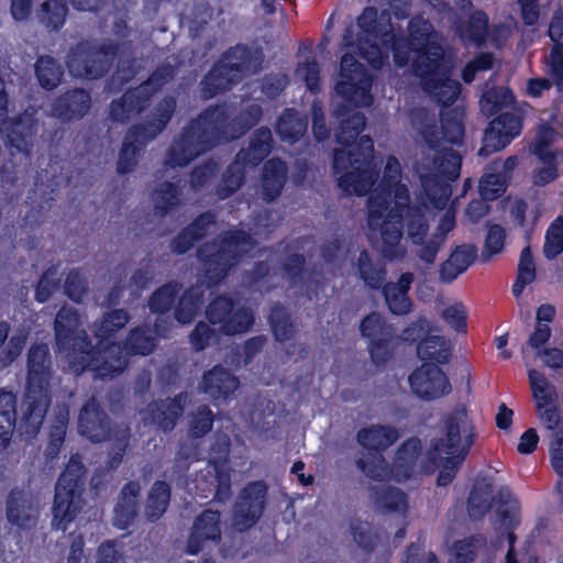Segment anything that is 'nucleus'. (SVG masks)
I'll use <instances>...</instances> for the list:
<instances>
[{
    "instance_id": "f257e3e1",
    "label": "nucleus",
    "mask_w": 563,
    "mask_h": 563,
    "mask_svg": "<svg viewBox=\"0 0 563 563\" xmlns=\"http://www.w3.org/2000/svg\"><path fill=\"white\" fill-rule=\"evenodd\" d=\"M262 117L263 108L258 103L243 107L233 118L225 102L210 104L184 125L167 151L166 164L170 167H185L217 146L240 139Z\"/></svg>"
},
{
    "instance_id": "f03ea898",
    "label": "nucleus",
    "mask_w": 563,
    "mask_h": 563,
    "mask_svg": "<svg viewBox=\"0 0 563 563\" xmlns=\"http://www.w3.org/2000/svg\"><path fill=\"white\" fill-rule=\"evenodd\" d=\"M442 422L443 434L431 441L427 461L433 468H440L438 486H448L470 454L477 432L472 421H468L465 408L445 415Z\"/></svg>"
},
{
    "instance_id": "7ed1b4c3",
    "label": "nucleus",
    "mask_w": 563,
    "mask_h": 563,
    "mask_svg": "<svg viewBox=\"0 0 563 563\" xmlns=\"http://www.w3.org/2000/svg\"><path fill=\"white\" fill-rule=\"evenodd\" d=\"M54 368L46 343H33L26 355V383L19 422L21 434L35 437L52 402L51 382Z\"/></svg>"
},
{
    "instance_id": "20e7f679",
    "label": "nucleus",
    "mask_w": 563,
    "mask_h": 563,
    "mask_svg": "<svg viewBox=\"0 0 563 563\" xmlns=\"http://www.w3.org/2000/svg\"><path fill=\"white\" fill-rule=\"evenodd\" d=\"M256 240L243 229H230L197 249V258L209 286L220 285L254 247Z\"/></svg>"
},
{
    "instance_id": "39448f33",
    "label": "nucleus",
    "mask_w": 563,
    "mask_h": 563,
    "mask_svg": "<svg viewBox=\"0 0 563 563\" xmlns=\"http://www.w3.org/2000/svg\"><path fill=\"white\" fill-rule=\"evenodd\" d=\"M412 71L420 78L423 91L442 109H451L459 98L462 85L450 77L451 66L441 44L426 46L412 60Z\"/></svg>"
},
{
    "instance_id": "423d86ee",
    "label": "nucleus",
    "mask_w": 563,
    "mask_h": 563,
    "mask_svg": "<svg viewBox=\"0 0 563 563\" xmlns=\"http://www.w3.org/2000/svg\"><path fill=\"white\" fill-rule=\"evenodd\" d=\"M374 152V141L369 135L362 136L354 150L334 151L333 172L340 175L338 185L346 195L363 197L374 186L378 178Z\"/></svg>"
},
{
    "instance_id": "0eeeda50",
    "label": "nucleus",
    "mask_w": 563,
    "mask_h": 563,
    "mask_svg": "<svg viewBox=\"0 0 563 563\" xmlns=\"http://www.w3.org/2000/svg\"><path fill=\"white\" fill-rule=\"evenodd\" d=\"M79 314L73 307L63 306L54 321L55 341L59 352L66 353L69 371L79 376L91 374L98 362V349L85 331L78 332Z\"/></svg>"
},
{
    "instance_id": "6e6552de",
    "label": "nucleus",
    "mask_w": 563,
    "mask_h": 563,
    "mask_svg": "<svg viewBox=\"0 0 563 563\" xmlns=\"http://www.w3.org/2000/svg\"><path fill=\"white\" fill-rule=\"evenodd\" d=\"M176 108V98L166 96L155 106L150 120L133 124L128 129L117 162L119 175H126L134 169L141 151L166 129Z\"/></svg>"
},
{
    "instance_id": "1a4fd4ad",
    "label": "nucleus",
    "mask_w": 563,
    "mask_h": 563,
    "mask_svg": "<svg viewBox=\"0 0 563 563\" xmlns=\"http://www.w3.org/2000/svg\"><path fill=\"white\" fill-rule=\"evenodd\" d=\"M156 346V340L147 325L131 329L125 340L109 342L104 349H98V362L92 367L95 379L108 380L118 377L129 365V357L148 355Z\"/></svg>"
},
{
    "instance_id": "9d476101",
    "label": "nucleus",
    "mask_w": 563,
    "mask_h": 563,
    "mask_svg": "<svg viewBox=\"0 0 563 563\" xmlns=\"http://www.w3.org/2000/svg\"><path fill=\"white\" fill-rule=\"evenodd\" d=\"M86 467L78 454H73L56 485L54 504L52 508V527L55 530L66 531L84 506Z\"/></svg>"
},
{
    "instance_id": "9b49d317",
    "label": "nucleus",
    "mask_w": 563,
    "mask_h": 563,
    "mask_svg": "<svg viewBox=\"0 0 563 563\" xmlns=\"http://www.w3.org/2000/svg\"><path fill=\"white\" fill-rule=\"evenodd\" d=\"M400 438L399 430L389 424H371L356 433L357 443L367 452L355 460V466L371 481L385 482L390 477L384 452Z\"/></svg>"
},
{
    "instance_id": "f8f14e48",
    "label": "nucleus",
    "mask_w": 563,
    "mask_h": 563,
    "mask_svg": "<svg viewBox=\"0 0 563 563\" xmlns=\"http://www.w3.org/2000/svg\"><path fill=\"white\" fill-rule=\"evenodd\" d=\"M121 48V44L113 40L100 44L82 40L69 48L65 63L75 78L101 79L111 70Z\"/></svg>"
},
{
    "instance_id": "ddd939ff",
    "label": "nucleus",
    "mask_w": 563,
    "mask_h": 563,
    "mask_svg": "<svg viewBox=\"0 0 563 563\" xmlns=\"http://www.w3.org/2000/svg\"><path fill=\"white\" fill-rule=\"evenodd\" d=\"M176 69L166 63L157 66L146 80L137 87L126 89L123 95L111 101L109 118L113 122L125 123L148 106L151 98L167 82L174 79Z\"/></svg>"
},
{
    "instance_id": "4468645a",
    "label": "nucleus",
    "mask_w": 563,
    "mask_h": 563,
    "mask_svg": "<svg viewBox=\"0 0 563 563\" xmlns=\"http://www.w3.org/2000/svg\"><path fill=\"white\" fill-rule=\"evenodd\" d=\"M394 194L395 205L387 212L382 223V256L388 262L400 261L405 258L407 250L401 245L405 212L409 211L415 205H410L409 190L406 185L398 181L393 187H386Z\"/></svg>"
},
{
    "instance_id": "2eb2a0df",
    "label": "nucleus",
    "mask_w": 563,
    "mask_h": 563,
    "mask_svg": "<svg viewBox=\"0 0 563 563\" xmlns=\"http://www.w3.org/2000/svg\"><path fill=\"white\" fill-rule=\"evenodd\" d=\"M339 76L335 91L344 101L355 107L372 103L373 77L353 54L345 53L342 55Z\"/></svg>"
},
{
    "instance_id": "dca6fc26",
    "label": "nucleus",
    "mask_w": 563,
    "mask_h": 563,
    "mask_svg": "<svg viewBox=\"0 0 563 563\" xmlns=\"http://www.w3.org/2000/svg\"><path fill=\"white\" fill-rule=\"evenodd\" d=\"M206 318L228 336L249 332L255 322L253 310L245 306L235 308L234 299L228 295H218L208 303Z\"/></svg>"
},
{
    "instance_id": "f3484780",
    "label": "nucleus",
    "mask_w": 563,
    "mask_h": 563,
    "mask_svg": "<svg viewBox=\"0 0 563 563\" xmlns=\"http://www.w3.org/2000/svg\"><path fill=\"white\" fill-rule=\"evenodd\" d=\"M8 102L4 81L0 77V120L2 121L0 131L2 137L9 148L29 156L33 148L36 132L35 121L26 114L8 118Z\"/></svg>"
},
{
    "instance_id": "a211bd4d",
    "label": "nucleus",
    "mask_w": 563,
    "mask_h": 563,
    "mask_svg": "<svg viewBox=\"0 0 563 563\" xmlns=\"http://www.w3.org/2000/svg\"><path fill=\"white\" fill-rule=\"evenodd\" d=\"M511 111L500 112L485 129L478 156L487 157L504 150L517 137L523 125V113L514 106Z\"/></svg>"
},
{
    "instance_id": "6ab92c4d",
    "label": "nucleus",
    "mask_w": 563,
    "mask_h": 563,
    "mask_svg": "<svg viewBox=\"0 0 563 563\" xmlns=\"http://www.w3.org/2000/svg\"><path fill=\"white\" fill-rule=\"evenodd\" d=\"M267 489L263 481L250 482L242 488L232 511L238 531H247L258 522L266 507Z\"/></svg>"
},
{
    "instance_id": "aec40b11",
    "label": "nucleus",
    "mask_w": 563,
    "mask_h": 563,
    "mask_svg": "<svg viewBox=\"0 0 563 563\" xmlns=\"http://www.w3.org/2000/svg\"><path fill=\"white\" fill-rule=\"evenodd\" d=\"M411 391L423 400L446 396L452 387L440 365L422 363L408 377Z\"/></svg>"
},
{
    "instance_id": "412c9836",
    "label": "nucleus",
    "mask_w": 563,
    "mask_h": 563,
    "mask_svg": "<svg viewBox=\"0 0 563 563\" xmlns=\"http://www.w3.org/2000/svg\"><path fill=\"white\" fill-rule=\"evenodd\" d=\"M37 503L31 492L13 487L5 498V519L19 531H29L36 526Z\"/></svg>"
},
{
    "instance_id": "4be33fe9",
    "label": "nucleus",
    "mask_w": 563,
    "mask_h": 563,
    "mask_svg": "<svg viewBox=\"0 0 563 563\" xmlns=\"http://www.w3.org/2000/svg\"><path fill=\"white\" fill-rule=\"evenodd\" d=\"M113 431V423L107 411L95 397L81 407L78 416V432L92 443L108 441Z\"/></svg>"
},
{
    "instance_id": "5701e85b",
    "label": "nucleus",
    "mask_w": 563,
    "mask_h": 563,
    "mask_svg": "<svg viewBox=\"0 0 563 563\" xmlns=\"http://www.w3.org/2000/svg\"><path fill=\"white\" fill-rule=\"evenodd\" d=\"M528 376L540 420L547 429L555 430L560 423L555 387L551 385L542 374L534 369L529 371Z\"/></svg>"
},
{
    "instance_id": "b1692460",
    "label": "nucleus",
    "mask_w": 563,
    "mask_h": 563,
    "mask_svg": "<svg viewBox=\"0 0 563 563\" xmlns=\"http://www.w3.org/2000/svg\"><path fill=\"white\" fill-rule=\"evenodd\" d=\"M222 539L221 512L206 509L194 520L186 544V553L197 555L208 542L219 544Z\"/></svg>"
},
{
    "instance_id": "393cba45",
    "label": "nucleus",
    "mask_w": 563,
    "mask_h": 563,
    "mask_svg": "<svg viewBox=\"0 0 563 563\" xmlns=\"http://www.w3.org/2000/svg\"><path fill=\"white\" fill-rule=\"evenodd\" d=\"M195 497L224 503L232 496L231 471H220L208 466L197 473L195 479Z\"/></svg>"
},
{
    "instance_id": "a878e982",
    "label": "nucleus",
    "mask_w": 563,
    "mask_h": 563,
    "mask_svg": "<svg viewBox=\"0 0 563 563\" xmlns=\"http://www.w3.org/2000/svg\"><path fill=\"white\" fill-rule=\"evenodd\" d=\"M187 393L181 391L165 400H153L147 405V418L157 430L170 432L184 415Z\"/></svg>"
},
{
    "instance_id": "bb28decb",
    "label": "nucleus",
    "mask_w": 563,
    "mask_h": 563,
    "mask_svg": "<svg viewBox=\"0 0 563 563\" xmlns=\"http://www.w3.org/2000/svg\"><path fill=\"white\" fill-rule=\"evenodd\" d=\"M239 386V377L221 364L205 372L200 382L201 390L216 401L231 399Z\"/></svg>"
},
{
    "instance_id": "cd10ccee",
    "label": "nucleus",
    "mask_w": 563,
    "mask_h": 563,
    "mask_svg": "<svg viewBox=\"0 0 563 563\" xmlns=\"http://www.w3.org/2000/svg\"><path fill=\"white\" fill-rule=\"evenodd\" d=\"M91 107L90 92L84 88H74L59 95L52 103V113L63 122L82 119Z\"/></svg>"
},
{
    "instance_id": "c85d7f7f",
    "label": "nucleus",
    "mask_w": 563,
    "mask_h": 563,
    "mask_svg": "<svg viewBox=\"0 0 563 563\" xmlns=\"http://www.w3.org/2000/svg\"><path fill=\"white\" fill-rule=\"evenodd\" d=\"M216 222V216L211 211L198 214L189 224L183 228L169 242V250L175 255H184L194 245L201 241L211 225Z\"/></svg>"
},
{
    "instance_id": "c756f323",
    "label": "nucleus",
    "mask_w": 563,
    "mask_h": 563,
    "mask_svg": "<svg viewBox=\"0 0 563 563\" xmlns=\"http://www.w3.org/2000/svg\"><path fill=\"white\" fill-rule=\"evenodd\" d=\"M240 79L223 62H216L199 82V93L203 101L229 91Z\"/></svg>"
},
{
    "instance_id": "7c9ffc66",
    "label": "nucleus",
    "mask_w": 563,
    "mask_h": 563,
    "mask_svg": "<svg viewBox=\"0 0 563 563\" xmlns=\"http://www.w3.org/2000/svg\"><path fill=\"white\" fill-rule=\"evenodd\" d=\"M421 453L422 442L418 437L405 440L397 449L391 466L389 465L390 476L397 482L410 479Z\"/></svg>"
},
{
    "instance_id": "2f4dec72",
    "label": "nucleus",
    "mask_w": 563,
    "mask_h": 563,
    "mask_svg": "<svg viewBox=\"0 0 563 563\" xmlns=\"http://www.w3.org/2000/svg\"><path fill=\"white\" fill-rule=\"evenodd\" d=\"M140 494L141 485L137 481H129L122 486L113 510L115 528L125 530L133 525L137 517Z\"/></svg>"
},
{
    "instance_id": "473e14b6",
    "label": "nucleus",
    "mask_w": 563,
    "mask_h": 563,
    "mask_svg": "<svg viewBox=\"0 0 563 563\" xmlns=\"http://www.w3.org/2000/svg\"><path fill=\"white\" fill-rule=\"evenodd\" d=\"M288 177L286 163L274 157L263 165L261 175V196L265 202H274L283 192Z\"/></svg>"
},
{
    "instance_id": "72a5a7b5",
    "label": "nucleus",
    "mask_w": 563,
    "mask_h": 563,
    "mask_svg": "<svg viewBox=\"0 0 563 563\" xmlns=\"http://www.w3.org/2000/svg\"><path fill=\"white\" fill-rule=\"evenodd\" d=\"M454 30L465 45L482 47L489 35V16L483 10H475L466 20L456 21Z\"/></svg>"
},
{
    "instance_id": "f704fd0d",
    "label": "nucleus",
    "mask_w": 563,
    "mask_h": 563,
    "mask_svg": "<svg viewBox=\"0 0 563 563\" xmlns=\"http://www.w3.org/2000/svg\"><path fill=\"white\" fill-rule=\"evenodd\" d=\"M273 135L268 126L256 129L250 137L247 147L241 148L236 155L251 168L257 167L273 150Z\"/></svg>"
},
{
    "instance_id": "c9c22d12",
    "label": "nucleus",
    "mask_w": 563,
    "mask_h": 563,
    "mask_svg": "<svg viewBox=\"0 0 563 563\" xmlns=\"http://www.w3.org/2000/svg\"><path fill=\"white\" fill-rule=\"evenodd\" d=\"M477 249L472 244L456 246L449 258L440 266V279L444 283H452L459 275L463 274L476 260Z\"/></svg>"
},
{
    "instance_id": "e433bc0d",
    "label": "nucleus",
    "mask_w": 563,
    "mask_h": 563,
    "mask_svg": "<svg viewBox=\"0 0 563 563\" xmlns=\"http://www.w3.org/2000/svg\"><path fill=\"white\" fill-rule=\"evenodd\" d=\"M417 355L423 363L445 365L452 357L451 341L444 335L430 334L417 344Z\"/></svg>"
},
{
    "instance_id": "4c0bfd02",
    "label": "nucleus",
    "mask_w": 563,
    "mask_h": 563,
    "mask_svg": "<svg viewBox=\"0 0 563 563\" xmlns=\"http://www.w3.org/2000/svg\"><path fill=\"white\" fill-rule=\"evenodd\" d=\"M308 117L301 114L295 108L283 110L276 122V133L284 142L294 144L298 142L307 132Z\"/></svg>"
},
{
    "instance_id": "58836bf2",
    "label": "nucleus",
    "mask_w": 563,
    "mask_h": 563,
    "mask_svg": "<svg viewBox=\"0 0 563 563\" xmlns=\"http://www.w3.org/2000/svg\"><path fill=\"white\" fill-rule=\"evenodd\" d=\"M340 115L345 118L341 120L339 129L335 133V141L344 147L354 150L360 139L363 136L361 133L366 125V117L363 112L354 111L351 114L345 113L344 107L339 111Z\"/></svg>"
},
{
    "instance_id": "ea45409f",
    "label": "nucleus",
    "mask_w": 563,
    "mask_h": 563,
    "mask_svg": "<svg viewBox=\"0 0 563 563\" xmlns=\"http://www.w3.org/2000/svg\"><path fill=\"white\" fill-rule=\"evenodd\" d=\"M465 108L456 106L440 110L441 135L445 143L462 144L465 135Z\"/></svg>"
},
{
    "instance_id": "a19ab883",
    "label": "nucleus",
    "mask_w": 563,
    "mask_h": 563,
    "mask_svg": "<svg viewBox=\"0 0 563 563\" xmlns=\"http://www.w3.org/2000/svg\"><path fill=\"white\" fill-rule=\"evenodd\" d=\"M356 268L360 279L371 290H379L386 283L387 268L379 261H374L369 252L363 249L357 257Z\"/></svg>"
},
{
    "instance_id": "79ce46f5",
    "label": "nucleus",
    "mask_w": 563,
    "mask_h": 563,
    "mask_svg": "<svg viewBox=\"0 0 563 563\" xmlns=\"http://www.w3.org/2000/svg\"><path fill=\"white\" fill-rule=\"evenodd\" d=\"M16 395L0 388V445L7 448L16 427Z\"/></svg>"
},
{
    "instance_id": "37998d69",
    "label": "nucleus",
    "mask_w": 563,
    "mask_h": 563,
    "mask_svg": "<svg viewBox=\"0 0 563 563\" xmlns=\"http://www.w3.org/2000/svg\"><path fill=\"white\" fill-rule=\"evenodd\" d=\"M221 59L231 68L239 79L244 71L257 70L262 64V57L257 56L251 47L245 44H236L223 53Z\"/></svg>"
},
{
    "instance_id": "c03bdc74",
    "label": "nucleus",
    "mask_w": 563,
    "mask_h": 563,
    "mask_svg": "<svg viewBox=\"0 0 563 563\" xmlns=\"http://www.w3.org/2000/svg\"><path fill=\"white\" fill-rule=\"evenodd\" d=\"M251 165L244 164L235 154L234 159L224 169L221 180L216 187V194L219 199H227L234 195L244 184L246 169Z\"/></svg>"
},
{
    "instance_id": "a18cd8bd",
    "label": "nucleus",
    "mask_w": 563,
    "mask_h": 563,
    "mask_svg": "<svg viewBox=\"0 0 563 563\" xmlns=\"http://www.w3.org/2000/svg\"><path fill=\"white\" fill-rule=\"evenodd\" d=\"M68 422V407L65 405L58 407L48 431V442L44 453L46 462H53L58 457L65 442Z\"/></svg>"
},
{
    "instance_id": "49530a36",
    "label": "nucleus",
    "mask_w": 563,
    "mask_h": 563,
    "mask_svg": "<svg viewBox=\"0 0 563 563\" xmlns=\"http://www.w3.org/2000/svg\"><path fill=\"white\" fill-rule=\"evenodd\" d=\"M172 498L170 485L165 481H155L145 503L144 514L150 522H156L167 511Z\"/></svg>"
},
{
    "instance_id": "de8ad7c7",
    "label": "nucleus",
    "mask_w": 563,
    "mask_h": 563,
    "mask_svg": "<svg viewBox=\"0 0 563 563\" xmlns=\"http://www.w3.org/2000/svg\"><path fill=\"white\" fill-rule=\"evenodd\" d=\"M371 492L375 507L384 514L404 512L408 508L407 495L398 487L372 486Z\"/></svg>"
},
{
    "instance_id": "09e8293b",
    "label": "nucleus",
    "mask_w": 563,
    "mask_h": 563,
    "mask_svg": "<svg viewBox=\"0 0 563 563\" xmlns=\"http://www.w3.org/2000/svg\"><path fill=\"white\" fill-rule=\"evenodd\" d=\"M130 320V314L125 309H114L103 314L99 323H95V336L98 342L95 349H104L112 336L115 335Z\"/></svg>"
},
{
    "instance_id": "8fccbe9b",
    "label": "nucleus",
    "mask_w": 563,
    "mask_h": 563,
    "mask_svg": "<svg viewBox=\"0 0 563 563\" xmlns=\"http://www.w3.org/2000/svg\"><path fill=\"white\" fill-rule=\"evenodd\" d=\"M516 103V96L509 87H493L486 89L481 99L479 108L486 117L499 113L504 108Z\"/></svg>"
},
{
    "instance_id": "3c124183",
    "label": "nucleus",
    "mask_w": 563,
    "mask_h": 563,
    "mask_svg": "<svg viewBox=\"0 0 563 563\" xmlns=\"http://www.w3.org/2000/svg\"><path fill=\"white\" fill-rule=\"evenodd\" d=\"M451 183L435 173L421 176V187L427 199L437 208H442L448 202L451 194Z\"/></svg>"
},
{
    "instance_id": "603ef678",
    "label": "nucleus",
    "mask_w": 563,
    "mask_h": 563,
    "mask_svg": "<svg viewBox=\"0 0 563 563\" xmlns=\"http://www.w3.org/2000/svg\"><path fill=\"white\" fill-rule=\"evenodd\" d=\"M202 303V294L189 287L181 295H178L175 307L174 317L180 324L191 323L198 314L200 305Z\"/></svg>"
},
{
    "instance_id": "864d4df0",
    "label": "nucleus",
    "mask_w": 563,
    "mask_h": 563,
    "mask_svg": "<svg viewBox=\"0 0 563 563\" xmlns=\"http://www.w3.org/2000/svg\"><path fill=\"white\" fill-rule=\"evenodd\" d=\"M181 287L180 283L172 280L154 290L147 302L151 312L156 314L168 313L175 307Z\"/></svg>"
},
{
    "instance_id": "5fc2aeb1",
    "label": "nucleus",
    "mask_w": 563,
    "mask_h": 563,
    "mask_svg": "<svg viewBox=\"0 0 563 563\" xmlns=\"http://www.w3.org/2000/svg\"><path fill=\"white\" fill-rule=\"evenodd\" d=\"M35 76L38 85L45 90H54L62 82L64 70L52 56H40L35 63Z\"/></svg>"
},
{
    "instance_id": "6e6d98bb",
    "label": "nucleus",
    "mask_w": 563,
    "mask_h": 563,
    "mask_svg": "<svg viewBox=\"0 0 563 563\" xmlns=\"http://www.w3.org/2000/svg\"><path fill=\"white\" fill-rule=\"evenodd\" d=\"M179 205L180 189L178 185L168 180L159 184L154 191V214L164 218Z\"/></svg>"
},
{
    "instance_id": "4d7b16f0",
    "label": "nucleus",
    "mask_w": 563,
    "mask_h": 563,
    "mask_svg": "<svg viewBox=\"0 0 563 563\" xmlns=\"http://www.w3.org/2000/svg\"><path fill=\"white\" fill-rule=\"evenodd\" d=\"M432 165L433 173L455 181L460 177L462 156L452 148L442 147L434 153Z\"/></svg>"
},
{
    "instance_id": "13d9d810",
    "label": "nucleus",
    "mask_w": 563,
    "mask_h": 563,
    "mask_svg": "<svg viewBox=\"0 0 563 563\" xmlns=\"http://www.w3.org/2000/svg\"><path fill=\"white\" fill-rule=\"evenodd\" d=\"M268 321L274 339L277 342L284 343L292 339L296 329L290 313L282 303L276 302L271 307Z\"/></svg>"
},
{
    "instance_id": "bf43d9fd",
    "label": "nucleus",
    "mask_w": 563,
    "mask_h": 563,
    "mask_svg": "<svg viewBox=\"0 0 563 563\" xmlns=\"http://www.w3.org/2000/svg\"><path fill=\"white\" fill-rule=\"evenodd\" d=\"M486 544L487 538L481 533L456 540L452 545L453 556L451 559L461 563H473L477 558L478 551L485 548Z\"/></svg>"
},
{
    "instance_id": "052dcab7",
    "label": "nucleus",
    "mask_w": 563,
    "mask_h": 563,
    "mask_svg": "<svg viewBox=\"0 0 563 563\" xmlns=\"http://www.w3.org/2000/svg\"><path fill=\"white\" fill-rule=\"evenodd\" d=\"M390 190L380 187L369 195L367 199V223L371 228L382 225L387 212L390 210Z\"/></svg>"
},
{
    "instance_id": "680f3d73",
    "label": "nucleus",
    "mask_w": 563,
    "mask_h": 563,
    "mask_svg": "<svg viewBox=\"0 0 563 563\" xmlns=\"http://www.w3.org/2000/svg\"><path fill=\"white\" fill-rule=\"evenodd\" d=\"M67 13L64 0H46L41 4L38 19L47 29L58 31L64 26Z\"/></svg>"
},
{
    "instance_id": "e2e57ef3",
    "label": "nucleus",
    "mask_w": 563,
    "mask_h": 563,
    "mask_svg": "<svg viewBox=\"0 0 563 563\" xmlns=\"http://www.w3.org/2000/svg\"><path fill=\"white\" fill-rule=\"evenodd\" d=\"M407 234L412 244H423L429 231L428 220L420 206L415 205L405 212Z\"/></svg>"
},
{
    "instance_id": "0e129e2a",
    "label": "nucleus",
    "mask_w": 563,
    "mask_h": 563,
    "mask_svg": "<svg viewBox=\"0 0 563 563\" xmlns=\"http://www.w3.org/2000/svg\"><path fill=\"white\" fill-rule=\"evenodd\" d=\"M360 332L369 342L394 333L395 329L380 313L374 311L362 319Z\"/></svg>"
},
{
    "instance_id": "69168bd1",
    "label": "nucleus",
    "mask_w": 563,
    "mask_h": 563,
    "mask_svg": "<svg viewBox=\"0 0 563 563\" xmlns=\"http://www.w3.org/2000/svg\"><path fill=\"white\" fill-rule=\"evenodd\" d=\"M505 173H486L478 184V191L484 201H495L507 190Z\"/></svg>"
},
{
    "instance_id": "338daca9",
    "label": "nucleus",
    "mask_w": 563,
    "mask_h": 563,
    "mask_svg": "<svg viewBox=\"0 0 563 563\" xmlns=\"http://www.w3.org/2000/svg\"><path fill=\"white\" fill-rule=\"evenodd\" d=\"M395 332L367 342V351L372 363L377 366H385L394 355Z\"/></svg>"
},
{
    "instance_id": "774afa93",
    "label": "nucleus",
    "mask_w": 563,
    "mask_h": 563,
    "mask_svg": "<svg viewBox=\"0 0 563 563\" xmlns=\"http://www.w3.org/2000/svg\"><path fill=\"white\" fill-rule=\"evenodd\" d=\"M214 423V413L207 405H200L191 413L189 420V434L194 439L203 438L208 434Z\"/></svg>"
}]
</instances>
